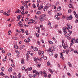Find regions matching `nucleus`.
Here are the masks:
<instances>
[{
    "mask_svg": "<svg viewBox=\"0 0 78 78\" xmlns=\"http://www.w3.org/2000/svg\"><path fill=\"white\" fill-rule=\"evenodd\" d=\"M43 9V6H40L38 8V10H41V9Z\"/></svg>",
    "mask_w": 78,
    "mask_h": 78,
    "instance_id": "0eeeda50",
    "label": "nucleus"
},
{
    "mask_svg": "<svg viewBox=\"0 0 78 78\" xmlns=\"http://www.w3.org/2000/svg\"><path fill=\"white\" fill-rule=\"evenodd\" d=\"M17 19H18V20H16V21H17V20L18 21H19L20 19V16L19 15V16H17Z\"/></svg>",
    "mask_w": 78,
    "mask_h": 78,
    "instance_id": "f8f14e48",
    "label": "nucleus"
},
{
    "mask_svg": "<svg viewBox=\"0 0 78 78\" xmlns=\"http://www.w3.org/2000/svg\"><path fill=\"white\" fill-rule=\"evenodd\" d=\"M39 19H40V20L41 21H43L44 19V17H41Z\"/></svg>",
    "mask_w": 78,
    "mask_h": 78,
    "instance_id": "4468645a",
    "label": "nucleus"
},
{
    "mask_svg": "<svg viewBox=\"0 0 78 78\" xmlns=\"http://www.w3.org/2000/svg\"><path fill=\"white\" fill-rule=\"evenodd\" d=\"M67 39H69V40H70V39H71V37H67Z\"/></svg>",
    "mask_w": 78,
    "mask_h": 78,
    "instance_id": "0e129e2a",
    "label": "nucleus"
},
{
    "mask_svg": "<svg viewBox=\"0 0 78 78\" xmlns=\"http://www.w3.org/2000/svg\"><path fill=\"white\" fill-rule=\"evenodd\" d=\"M54 57L55 58H57V57H58V54H55V55Z\"/></svg>",
    "mask_w": 78,
    "mask_h": 78,
    "instance_id": "5701e85b",
    "label": "nucleus"
},
{
    "mask_svg": "<svg viewBox=\"0 0 78 78\" xmlns=\"http://www.w3.org/2000/svg\"><path fill=\"white\" fill-rule=\"evenodd\" d=\"M58 14H57V15H56L55 16V19H57V18H58Z\"/></svg>",
    "mask_w": 78,
    "mask_h": 78,
    "instance_id": "ea45409f",
    "label": "nucleus"
},
{
    "mask_svg": "<svg viewBox=\"0 0 78 78\" xmlns=\"http://www.w3.org/2000/svg\"><path fill=\"white\" fill-rule=\"evenodd\" d=\"M36 74H37V75L39 76V72H38L37 71H36Z\"/></svg>",
    "mask_w": 78,
    "mask_h": 78,
    "instance_id": "6e6d98bb",
    "label": "nucleus"
},
{
    "mask_svg": "<svg viewBox=\"0 0 78 78\" xmlns=\"http://www.w3.org/2000/svg\"><path fill=\"white\" fill-rule=\"evenodd\" d=\"M43 9L44 11H47V9L46 8H45L44 7Z\"/></svg>",
    "mask_w": 78,
    "mask_h": 78,
    "instance_id": "f704fd0d",
    "label": "nucleus"
},
{
    "mask_svg": "<svg viewBox=\"0 0 78 78\" xmlns=\"http://www.w3.org/2000/svg\"><path fill=\"white\" fill-rule=\"evenodd\" d=\"M14 46V48H18V46H17L16 45H15Z\"/></svg>",
    "mask_w": 78,
    "mask_h": 78,
    "instance_id": "7c9ffc66",
    "label": "nucleus"
},
{
    "mask_svg": "<svg viewBox=\"0 0 78 78\" xmlns=\"http://www.w3.org/2000/svg\"><path fill=\"white\" fill-rule=\"evenodd\" d=\"M63 32H64V35H65L67 34V31H63Z\"/></svg>",
    "mask_w": 78,
    "mask_h": 78,
    "instance_id": "864d4df0",
    "label": "nucleus"
},
{
    "mask_svg": "<svg viewBox=\"0 0 78 78\" xmlns=\"http://www.w3.org/2000/svg\"><path fill=\"white\" fill-rule=\"evenodd\" d=\"M63 31H66V27H64L63 28Z\"/></svg>",
    "mask_w": 78,
    "mask_h": 78,
    "instance_id": "a878e982",
    "label": "nucleus"
},
{
    "mask_svg": "<svg viewBox=\"0 0 78 78\" xmlns=\"http://www.w3.org/2000/svg\"><path fill=\"white\" fill-rule=\"evenodd\" d=\"M8 34H9V35H10V34H11V32L10 31V30L8 32Z\"/></svg>",
    "mask_w": 78,
    "mask_h": 78,
    "instance_id": "393cba45",
    "label": "nucleus"
},
{
    "mask_svg": "<svg viewBox=\"0 0 78 78\" xmlns=\"http://www.w3.org/2000/svg\"><path fill=\"white\" fill-rule=\"evenodd\" d=\"M40 66H41V64H38L37 65V67H39Z\"/></svg>",
    "mask_w": 78,
    "mask_h": 78,
    "instance_id": "c03bdc74",
    "label": "nucleus"
},
{
    "mask_svg": "<svg viewBox=\"0 0 78 78\" xmlns=\"http://www.w3.org/2000/svg\"><path fill=\"white\" fill-rule=\"evenodd\" d=\"M57 14L58 16H61L62 14H61V13H57Z\"/></svg>",
    "mask_w": 78,
    "mask_h": 78,
    "instance_id": "79ce46f5",
    "label": "nucleus"
},
{
    "mask_svg": "<svg viewBox=\"0 0 78 78\" xmlns=\"http://www.w3.org/2000/svg\"><path fill=\"white\" fill-rule=\"evenodd\" d=\"M36 36L37 37H39V34H36Z\"/></svg>",
    "mask_w": 78,
    "mask_h": 78,
    "instance_id": "052dcab7",
    "label": "nucleus"
},
{
    "mask_svg": "<svg viewBox=\"0 0 78 78\" xmlns=\"http://www.w3.org/2000/svg\"><path fill=\"white\" fill-rule=\"evenodd\" d=\"M33 7L34 8H36V5L34 4H33Z\"/></svg>",
    "mask_w": 78,
    "mask_h": 78,
    "instance_id": "473e14b6",
    "label": "nucleus"
},
{
    "mask_svg": "<svg viewBox=\"0 0 78 78\" xmlns=\"http://www.w3.org/2000/svg\"><path fill=\"white\" fill-rule=\"evenodd\" d=\"M48 14L50 15H51V12H48Z\"/></svg>",
    "mask_w": 78,
    "mask_h": 78,
    "instance_id": "69168bd1",
    "label": "nucleus"
},
{
    "mask_svg": "<svg viewBox=\"0 0 78 78\" xmlns=\"http://www.w3.org/2000/svg\"><path fill=\"white\" fill-rule=\"evenodd\" d=\"M34 51H37V50H38V49H37V48H34Z\"/></svg>",
    "mask_w": 78,
    "mask_h": 78,
    "instance_id": "412c9836",
    "label": "nucleus"
},
{
    "mask_svg": "<svg viewBox=\"0 0 78 78\" xmlns=\"http://www.w3.org/2000/svg\"><path fill=\"white\" fill-rule=\"evenodd\" d=\"M1 70L2 71H4V70H5V68L4 67H2L1 68Z\"/></svg>",
    "mask_w": 78,
    "mask_h": 78,
    "instance_id": "c756f323",
    "label": "nucleus"
},
{
    "mask_svg": "<svg viewBox=\"0 0 78 78\" xmlns=\"http://www.w3.org/2000/svg\"><path fill=\"white\" fill-rule=\"evenodd\" d=\"M66 54H68L69 53V49H68L66 51Z\"/></svg>",
    "mask_w": 78,
    "mask_h": 78,
    "instance_id": "49530a36",
    "label": "nucleus"
},
{
    "mask_svg": "<svg viewBox=\"0 0 78 78\" xmlns=\"http://www.w3.org/2000/svg\"><path fill=\"white\" fill-rule=\"evenodd\" d=\"M52 49H53V48H49V49L48 50V51H52Z\"/></svg>",
    "mask_w": 78,
    "mask_h": 78,
    "instance_id": "f3484780",
    "label": "nucleus"
},
{
    "mask_svg": "<svg viewBox=\"0 0 78 78\" xmlns=\"http://www.w3.org/2000/svg\"><path fill=\"white\" fill-rule=\"evenodd\" d=\"M21 63L22 64H23L24 63V61H23V60H22L21 61Z\"/></svg>",
    "mask_w": 78,
    "mask_h": 78,
    "instance_id": "13d9d810",
    "label": "nucleus"
},
{
    "mask_svg": "<svg viewBox=\"0 0 78 78\" xmlns=\"http://www.w3.org/2000/svg\"><path fill=\"white\" fill-rule=\"evenodd\" d=\"M50 63L49 62H47V65L48 66H50Z\"/></svg>",
    "mask_w": 78,
    "mask_h": 78,
    "instance_id": "2f4dec72",
    "label": "nucleus"
},
{
    "mask_svg": "<svg viewBox=\"0 0 78 78\" xmlns=\"http://www.w3.org/2000/svg\"><path fill=\"white\" fill-rule=\"evenodd\" d=\"M71 12V10H70V9H69L68 10V13H70Z\"/></svg>",
    "mask_w": 78,
    "mask_h": 78,
    "instance_id": "bf43d9fd",
    "label": "nucleus"
},
{
    "mask_svg": "<svg viewBox=\"0 0 78 78\" xmlns=\"http://www.w3.org/2000/svg\"><path fill=\"white\" fill-rule=\"evenodd\" d=\"M69 17H68L67 18V20H72Z\"/></svg>",
    "mask_w": 78,
    "mask_h": 78,
    "instance_id": "58836bf2",
    "label": "nucleus"
},
{
    "mask_svg": "<svg viewBox=\"0 0 78 78\" xmlns=\"http://www.w3.org/2000/svg\"><path fill=\"white\" fill-rule=\"evenodd\" d=\"M0 75H2V76H5V74H3V73L2 72L0 74Z\"/></svg>",
    "mask_w": 78,
    "mask_h": 78,
    "instance_id": "dca6fc26",
    "label": "nucleus"
},
{
    "mask_svg": "<svg viewBox=\"0 0 78 78\" xmlns=\"http://www.w3.org/2000/svg\"><path fill=\"white\" fill-rule=\"evenodd\" d=\"M44 8H46V9H48V8H49V6H45L44 7Z\"/></svg>",
    "mask_w": 78,
    "mask_h": 78,
    "instance_id": "c9c22d12",
    "label": "nucleus"
},
{
    "mask_svg": "<svg viewBox=\"0 0 78 78\" xmlns=\"http://www.w3.org/2000/svg\"><path fill=\"white\" fill-rule=\"evenodd\" d=\"M27 70H29V71H31V70H32V68L30 67V68H28L27 69Z\"/></svg>",
    "mask_w": 78,
    "mask_h": 78,
    "instance_id": "4be33fe9",
    "label": "nucleus"
},
{
    "mask_svg": "<svg viewBox=\"0 0 78 78\" xmlns=\"http://www.w3.org/2000/svg\"><path fill=\"white\" fill-rule=\"evenodd\" d=\"M8 56H11V53H10L9 52L8 53Z\"/></svg>",
    "mask_w": 78,
    "mask_h": 78,
    "instance_id": "8fccbe9b",
    "label": "nucleus"
},
{
    "mask_svg": "<svg viewBox=\"0 0 78 78\" xmlns=\"http://www.w3.org/2000/svg\"><path fill=\"white\" fill-rule=\"evenodd\" d=\"M29 76L30 78H32V77H33V75L31 74H30L29 75Z\"/></svg>",
    "mask_w": 78,
    "mask_h": 78,
    "instance_id": "cd10ccee",
    "label": "nucleus"
},
{
    "mask_svg": "<svg viewBox=\"0 0 78 78\" xmlns=\"http://www.w3.org/2000/svg\"><path fill=\"white\" fill-rule=\"evenodd\" d=\"M49 70L50 72L51 73H53V71L51 70V69H49Z\"/></svg>",
    "mask_w": 78,
    "mask_h": 78,
    "instance_id": "c85d7f7f",
    "label": "nucleus"
},
{
    "mask_svg": "<svg viewBox=\"0 0 78 78\" xmlns=\"http://www.w3.org/2000/svg\"><path fill=\"white\" fill-rule=\"evenodd\" d=\"M21 31L22 32V33H25V31L23 30V29H21Z\"/></svg>",
    "mask_w": 78,
    "mask_h": 78,
    "instance_id": "de8ad7c7",
    "label": "nucleus"
},
{
    "mask_svg": "<svg viewBox=\"0 0 78 78\" xmlns=\"http://www.w3.org/2000/svg\"><path fill=\"white\" fill-rule=\"evenodd\" d=\"M78 22V19H77L76 20V21H75L76 23H77Z\"/></svg>",
    "mask_w": 78,
    "mask_h": 78,
    "instance_id": "774afa93",
    "label": "nucleus"
},
{
    "mask_svg": "<svg viewBox=\"0 0 78 78\" xmlns=\"http://www.w3.org/2000/svg\"><path fill=\"white\" fill-rule=\"evenodd\" d=\"M37 19V16L35 15V19L36 20Z\"/></svg>",
    "mask_w": 78,
    "mask_h": 78,
    "instance_id": "5fc2aeb1",
    "label": "nucleus"
},
{
    "mask_svg": "<svg viewBox=\"0 0 78 78\" xmlns=\"http://www.w3.org/2000/svg\"><path fill=\"white\" fill-rule=\"evenodd\" d=\"M48 42H49V43L50 44H53V43L52 42V41H48Z\"/></svg>",
    "mask_w": 78,
    "mask_h": 78,
    "instance_id": "b1692460",
    "label": "nucleus"
},
{
    "mask_svg": "<svg viewBox=\"0 0 78 78\" xmlns=\"http://www.w3.org/2000/svg\"><path fill=\"white\" fill-rule=\"evenodd\" d=\"M75 43H78V39H77L76 40V41H75Z\"/></svg>",
    "mask_w": 78,
    "mask_h": 78,
    "instance_id": "4d7b16f0",
    "label": "nucleus"
},
{
    "mask_svg": "<svg viewBox=\"0 0 78 78\" xmlns=\"http://www.w3.org/2000/svg\"><path fill=\"white\" fill-rule=\"evenodd\" d=\"M37 59L39 61L42 62V58H37Z\"/></svg>",
    "mask_w": 78,
    "mask_h": 78,
    "instance_id": "ddd939ff",
    "label": "nucleus"
},
{
    "mask_svg": "<svg viewBox=\"0 0 78 78\" xmlns=\"http://www.w3.org/2000/svg\"><path fill=\"white\" fill-rule=\"evenodd\" d=\"M24 41L25 42H27V43H28V41H27L26 39H25L24 40Z\"/></svg>",
    "mask_w": 78,
    "mask_h": 78,
    "instance_id": "680f3d73",
    "label": "nucleus"
},
{
    "mask_svg": "<svg viewBox=\"0 0 78 78\" xmlns=\"http://www.w3.org/2000/svg\"><path fill=\"white\" fill-rule=\"evenodd\" d=\"M61 7H58V8H57V10L58 11H60V10H61Z\"/></svg>",
    "mask_w": 78,
    "mask_h": 78,
    "instance_id": "6ab92c4d",
    "label": "nucleus"
},
{
    "mask_svg": "<svg viewBox=\"0 0 78 78\" xmlns=\"http://www.w3.org/2000/svg\"><path fill=\"white\" fill-rule=\"evenodd\" d=\"M25 67L23 66V67H22V70H25Z\"/></svg>",
    "mask_w": 78,
    "mask_h": 78,
    "instance_id": "3c124183",
    "label": "nucleus"
},
{
    "mask_svg": "<svg viewBox=\"0 0 78 78\" xmlns=\"http://www.w3.org/2000/svg\"><path fill=\"white\" fill-rule=\"evenodd\" d=\"M68 32L69 33V34H70V35L71 34H72V31L70 30H68Z\"/></svg>",
    "mask_w": 78,
    "mask_h": 78,
    "instance_id": "bb28decb",
    "label": "nucleus"
},
{
    "mask_svg": "<svg viewBox=\"0 0 78 78\" xmlns=\"http://www.w3.org/2000/svg\"><path fill=\"white\" fill-rule=\"evenodd\" d=\"M41 12H37V14H41Z\"/></svg>",
    "mask_w": 78,
    "mask_h": 78,
    "instance_id": "4c0bfd02",
    "label": "nucleus"
},
{
    "mask_svg": "<svg viewBox=\"0 0 78 78\" xmlns=\"http://www.w3.org/2000/svg\"><path fill=\"white\" fill-rule=\"evenodd\" d=\"M46 16V14H44L42 15V16L43 17H45Z\"/></svg>",
    "mask_w": 78,
    "mask_h": 78,
    "instance_id": "09e8293b",
    "label": "nucleus"
},
{
    "mask_svg": "<svg viewBox=\"0 0 78 78\" xmlns=\"http://www.w3.org/2000/svg\"><path fill=\"white\" fill-rule=\"evenodd\" d=\"M53 52L52 51H50L49 53V54L50 55V56H51V55H53Z\"/></svg>",
    "mask_w": 78,
    "mask_h": 78,
    "instance_id": "1a4fd4ad",
    "label": "nucleus"
},
{
    "mask_svg": "<svg viewBox=\"0 0 78 78\" xmlns=\"http://www.w3.org/2000/svg\"><path fill=\"white\" fill-rule=\"evenodd\" d=\"M63 52H61L60 54V55H61V56H60V58H62V59H63V60H64V58L63 57Z\"/></svg>",
    "mask_w": 78,
    "mask_h": 78,
    "instance_id": "20e7f679",
    "label": "nucleus"
},
{
    "mask_svg": "<svg viewBox=\"0 0 78 78\" xmlns=\"http://www.w3.org/2000/svg\"><path fill=\"white\" fill-rule=\"evenodd\" d=\"M18 24H19L20 26V27H23V25L22 24V21H20L18 23Z\"/></svg>",
    "mask_w": 78,
    "mask_h": 78,
    "instance_id": "39448f33",
    "label": "nucleus"
},
{
    "mask_svg": "<svg viewBox=\"0 0 78 78\" xmlns=\"http://www.w3.org/2000/svg\"><path fill=\"white\" fill-rule=\"evenodd\" d=\"M38 54L39 55H42V54H44V52L43 51H41L40 50L38 51Z\"/></svg>",
    "mask_w": 78,
    "mask_h": 78,
    "instance_id": "7ed1b4c3",
    "label": "nucleus"
},
{
    "mask_svg": "<svg viewBox=\"0 0 78 78\" xmlns=\"http://www.w3.org/2000/svg\"><path fill=\"white\" fill-rule=\"evenodd\" d=\"M36 70H34L33 71V73H36Z\"/></svg>",
    "mask_w": 78,
    "mask_h": 78,
    "instance_id": "338daca9",
    "label": "nucleus"
},
{
    "mask_svg": "<svg viewBox=\"0 0 78 78\" xmlns=\"http://www.w3.org/2000/svg\"><path fill=\"white\" fill-rule=\"evenodd\" d=\"M28 41L29 42H30L31 40H30V38H28Z\"/></svg>",
    "mask_w": 78,
    "mask_h": 78,
    "instance_id": "603ef678",
    "label": "nucleus"
},
{
    "mask_svg": "<svg viewBox=\"0 0 78 78\" xmlns=\"http://www.w3.org/2000/svg\"><path fill=\"white\" fill-rule=\"evenodd\" d=\"M73 0H70V4L69 5V8H72V7H73V5H72V1Z\"/></svg>",
    "mask_w": 78,
    "mask_h": 78,
    "instance_id": "f03ea898",
    "label": "nucleus"
},
{
    "mask_svg": "<svg viewBox=\"0 0 78 78\" xmlns=\"http://www.w3.org/2000/svg\"><path fill=\"white\" fill-rule=\"evenodd\" d=\"M25 47V45H21L20 47V50H22L23 49V48H24Z\"/></svg>",
    "mask_w": 78,
    "mask_h": 78,
    "instance_id": "6e6552de",
    "label": "nucleus"
},
{
    "mask_svg": "<svg viewBox=\"0 0 78 78\" xmlns=\"http://www.w3.org/2000/svg\"><path fill=\"white\" fill-rule=\"evenodd\" d=\"M75 39L74 38H73L71 40V42H75Z\"/></svg>",
    "mask_w": 78,
    "mask_h": 78,
    "instance_id": "2eb2a0df",
    "label": "nucleus"
},
{
    "mask_svg": "<svg viewBox=\"0 0 78 78\" xmlns=\"http://www.w3.org/2000/svg\"><path fill=\"white\" fill-rule=\"evenodd\" d=\"M69 18H70L71 20L73 19V17H72V15H70V16H69Z\"/></svg>",
    "mask_w": 78,
    "mask_h": 78,
    "instance_id": "37998d69",
    "label": "nucleus"
},
{
    "mask_svg": "<svg viewBox=\"0 0 78 78\" xmlns=\"http://www.w3.org/2000/svg\"><path fill=\"white\" fill-rule=\"evenodd\" d=\"M20 9H21L22 11H24V10H25V8H24V6H22L20 7Z\"/></svg>",
    "mask_w": 78,
    "mask_h": 78,
    "instance_id": "9b49d317",
    "label": "nucleus"
},
{
    "mask_svg": "<svg viewBox=\"0 0 78 78\" xmlns=\"http://www.w3.org/2000/svg\"><path fill=\"white\" fill-rule=\"evenodd\" d=\"M27 55H29V54H30V51H28L27 52Z\"/></svg>",
    "mask_w": 78,
    "mask_h": 78,
    "instance_id": "e2e57ef3",
    "label": "nucleus"
},
{
    "mask_svg": "<svg viewBox=\"0 0 78 78\" xmlns=\"http://www.w3.org/2000/svg\"><path fill=\"white\" fill-rule=\"evenodd\" d=\"M47 59V57L45 56L44 57V60H46V59Z\"/></svg>",
    "mask_w": 78,
    "mask_h": 78,
    "instance_id": "72a5a7b5",
    "label": "nucleus"
},
{
    "mask_svg": "<svg viewBox=\"0 0 78 78\" xmlns=\"http://www.w3.org/2000/svg\"><path fill=\"white\" fill-rule=\"evenodd\" d=\"M62 45L64 49H66V48L67 47V45H65V44L64 43H62Z\"/></svg>",
    "mask_w": 78,
    "mask_h": 78,
    "instance_id": "423d86ee",
    "label": "nucleus"
},
{
    "mask_svg": "<svg viewBox=\"0 0 78 78\" xmlns=\"http://www.w3.org/2000/svg\"><path fill=\"white\" fill-rule=\"evenodd\" d=\"M9 72H12V68H10L9 69Z\"/></svg>",
    "mask_w": 78,
    "mask_h": 78,
    "instance_id": "a211bd4d",
    "label": "nucleus"
},
{
    "mask_svg": "<svg viewBox=\"0 0 78 78\" xmlns=\"http://www.w3.org/2000/svg\"><path fill=\"white\" fill-rule=\"evenodd\" d=\"M67 27H66L67 30H69V29H72V26L69 24H67Z\"/></svg>",
    "mask_w": 78,
    "mask_h": 78,
    "instance_id": "f257e3e1",
    "label": "nucleus"
},
{
    "mask_svg": "<svg viewBox=\"0 0 78 78\" xmlns=\"http://www.w3.org/2000/svg\"><path fill=\"white\" fill-rule=\"evenodd\" d=\"M37 44L38 45H41L40 42L38 41H37Z\"/></svg>",
    "mask_w": 78,
    "mask_h": 78,
    "instance_id": "e433bc0d",
    "label": "nucleus"
},
{
    "mask_svg": "<svg viewBox=\"0 0 78 78\" xmlns=\"http://www.w3.org/2000/svg\"><path fill=\"white\" fill-rule=\"evenodd\" d=\"M67 75H68V76H71V75L69 73H67Z\"/></svg>",
    "mask_w": 78,
    "mask_h": 78,
    "instance_id": "a19ab883",
    "label": "nucleus"
},
{
    "mask_svg": "<svg viewBox=\"0 0 78 78\" xmlns=\"http://www.w3.org/2000/svg\"><path fill=\"white\" fill-rule=\"evenodd\" d=\"M12 38L13 39H14L15 40H17V39H18V38H17V37H13Z\"/></svg>",
    "mask_w": 78,
    "mask_h": 78,
    "instance_id": "aec40b11",
    "label": "nucleus"
},
{
    "mask_svg": "<svg viewBox=\"0 0 78 78\" xmlns=\"http://www.w3.org/2000/svg\"><path fill=\"white\" fill-rule=\"evenodd\" d=\"M24 12V11H22V12H21V14H22L23 15H24L25 13Z\"/></svg>",
    "mask_w": 78,
    "mask_h": 78,
    "instance_id": "a18cd8bd",
    "label": "nucleus"
},
{
    "mask_svg": "<svg viewBox=\"0 0 78 78\" xmlns=\"http://www.w3.org/2000/svg\"><path fill=\"white\" fill-rule=\"evenodd\" d=\"M20 12H21V11L20 10H19V9H18L15 12V13H20Z\"/></svg>",
    "mask_w": 78,
    "mask_h": 78,
    "instance_id": "9d476101",
    "label": "nucleus"
}]
</instances>
